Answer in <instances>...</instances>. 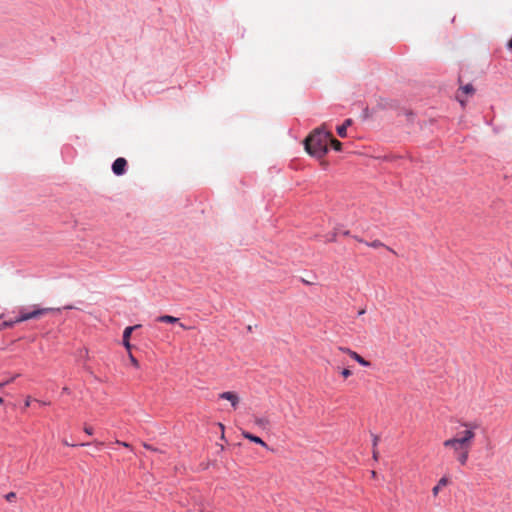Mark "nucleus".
I'll use <instances>...</instances> for the list:
<instances>
[{
  "label": "nucleus",
  "mask_w": 512,
  "mask_h": 512,
  "mask_svg": "<svg viewBox=\"0 0 512 512\" xmlns=\"http://www.w3.org/2000/svg\"><path fill=\"white\" fill-rule=\"evenodd\" d=\"M331 138L329 131L315 129L305 140L306 151L314 157L322 158L328 152V143Z\"/></svg>",
  "instance_id": "nucleus-1"
},
{
  "label": "nucleus",
  "mask_w": 512,
  "mask_h": 512,
  "mask_svg": "<svg viewBox=\"0 0 512 512\" xmlns=\"http://www.w3.org/2000/svg\"><path fill=\"white\" fill-rule=\"evenodd\" d=\"M443 446L445 448L452 449L455 454L456 460L461 465H466L472 446L466 444L465 441H461L455 437L445 440L443 442Z\"/></svg>",
  "instance_id": "nucleus-2"
},
{
  "label": "nucleus",
  "mask_w": 512,
  "mask_h": 512,
  "mask_svg": "<svg viewBox=\"0 0 512 512\" xmlns=\"http://www.w3.org/2000/svg\"><path fill=\"white\" fill-rule=\"evenodd\" d=\"M461 426L465 428L464 431L457 433L455 438L465 441L466 444L472 446L473 441L475 439V430L477 429V424L472 422H462Z\"/></svg>",
  "instance_id": "nucleus-3"
},
{
  "label": "nucleus",
  "mask_w": 512,
  "mask_h": 512,
  "mask_svg": "<svg viewBox=\"0 0 512 512\" xmlns=\"http://www.w3.org/2000/svg\"><path fill=\"white\" fill-rule=\"evenodd\" d=\"M54 310L55 309H53V308H40V309H35L31 312H21L20 316L14 322L19 323V322L27 321L30 319L38 318V317L45 315L49 312H52Z\"/></svg>",
  "instance_id": "nucleus-4"
},
{
  "label": "nucleus",
  "mask_w": 512,
  "mask_h": 512,
  "mask_svg": "<svg viewBox=\"0 0 512 512\" xmlns=\"http://www.w3.org/2000/svg\"><path fill=\"white\" fill-rule=\"evenodd\" d=\"M475 92V89L472 84H466L458 90L456 94V99L460 102L462 106L465 105L466 100L469 96H472Z\"/></svg>",
  "instance_id": "nucleus-5"
},
{
  "label": "nucleus",
  "mask_w": 512,
  "mask_h": 512,
  "mask_svg": "<svg viewBox=\"0 0 512 512\" xmlns=\"http://www.w3.org/2000/svg\"><path fill=\"white\" fill-rule=\"evenodd\" d=\"M127 160L123 157L117 158L112 164V171L115 175H123L126 171Z\"/></svg>",
  "instance_id": "nucleus-6"
},
{
  "label": "nucleus",
  "mask_w": 512,
  "mask_h": 512,
  "mask_svg": "<svg viewBox=\"0 0 512 512\" xmlns=\"http://www.w3.org/2000/svg\"><path fill=\"white\" fill-rule=\"evenodd\" d=\"M219 398L230 402L231 406L236 409L239 405L240 398L237 393L226 391L219 394Z\"/></svg>",
  "instance_id": "nucleus-7"
},
{
  "label": "nucleus",
  "mask_w": 512,
  "mask_h": 512,
  "mask_svg": "<svg viewBox=\"0 0 512 512\" xmlns=\"http://www.w3.org/2000/svg\"><path fill=\"white\" fill-rule=\"evenodd\" d=\"M140 327V325H135V326H128L124 329V332H123V345L125 346V348L130 351L131 350V344L129 342V338L133 332V330H135L136 328Z\"/></svg>",
  "instance_id": "nucleus-8"
},
{
  "label": "nucleus",
  "mask_w": 512,
  "mask_h": 512,
  "mask_svg": "<svg viewBox=\"0 0 512 512\" xmlns=\"http://www.w3.org/2000/svg\"><path fill=\"white\" fill-rule=\"evenodd\" d=\"M242 435L244 438L256 443V444H259L265 448H268L267 444L258 436H255L247 431H242Z\"/></svg>",
  "instance_id": "nucleus-9"
},
{
  "label": "nucleus",
  "mask_w": 512,
  "mask_h": 512,
  "mask_svg": "<svg viewBox=\"0 0 512 512\" xmlns=\"http://www.w3.org/2000/svg\"><path fill=\"white\" fill-rule=\"evenodd\" d=\"M353 123L352 119H346L344 123L337 127V133L340 137L344 138L346 137V131L349 126H351Z\"/></svg>",
  "instance_id": "nucleus-10"
},
{
  "label": "nucleus",
  "mask_w": 512,
  "mask_h": 512,
  "mask_svg": "<svg viewBox=\"0 0 512 512\" xmlns=\"http://www.w3.org/2000/svg\"><path fill=\"white\" fill-rule=\"evenodd\" d=\"M449 484V479L447 477H442L436 486L432 488V494L434 497H436L440 491V489L444 486H447Z\"/></svg>",
  "instance_id": "nucleus-11"
},
{
  "label": "nucleus",
  "mask_w": 512,
  "mask_h": 512,
  "mask_svg": "<svg viewBox=\"0 0 512 512\" xmlns=\"http://www.w3.org/2000/svg\"><path fill=\"white\" fill-rule=\"evenodd\" d=\"M352 359H354L355 361H357L360 365L364 366V367H368L370 366V362L365 360L361 355H359L357 352L355 351H352L350 352V355H349Z\"/></svg>",
  "instance_id": "nucleus-12"
},
{
  "label": "nucleus",
  "mask_w": 512,
  "mask_h": 512,
  "mask_svg": "<svg viewBox=\"0 0 512 512\" xmlns=\"http://www.w3.org/2000/svg\"><path fill=\"white\" fill-rule=\"evenodd\" d=\"M157 321L158 322H163V323H176L179 321L178 318L174 317V316H170V315H162V316H159L157 318Z\"/></svg>",
  "instance_id": "nucleus-13"
},
{
  "label": "nucleus",
  "mask_w": 512,
  "mask_h": 512,
  "mask_svg": "<svg viewBox=\"0 0 512 512\" xmlns=\"http://www.w3.org/2000/svg\"><path fill=\"white\" fill-rule=\"evenodd\" d=\"M329 142L331 143L332 147L336 150V151H340L341 150V147H342V144L340 141H338L337 139H334L332 136L329 140Z\"/></svg>",
  "instance_id": "nucleus-14"
},
{
  "label": "nucleus",
  "mask_w": 512,
  "mask_h": 512,
  "mask_svg": "<svg viewBox=\"0 0 512 512\" xmlns=\"http://www.w3.org/2000/svg\"><path fill=\"white\" fill-rule=\"evenodd\" d=\"M365 243L372 248H380V247L385 246L384 243H382L380 240H374L371 243H368V242H365Z\"/></svg>",
  "instance_id": "nucleus-15"
},
{
  "label": "nucleus",
  "mask_w": 512,
  "mask_h": 512,
  "mask_svg": "<svg viewBox=\"0 0 512 512\" xmlns=\"http://www.w3.org/2000/svg\"><path fill=\"white\" fill-rule=\"evenodd\" d=\"M128 353H129V360H130L131 364H132L134 367L138 368V367H139V362H138V360L133 356V354L131 353V350H130V351H128Z\"/></svg>",
  "instance_id": "nucleus-16"
},
{
  "label": "nucleus",
  "mask_w": 512,
  "mask_h": 512,
  "mask_svg": "<svg viewBox=\"0 0 512 512\" xmlns=\"http://www.w3.org/2000/svg\"><path fill=\"white\" fill-rule=\"evenodd\" d=\"M254 422L256 425L261 426V427H265L266 424L268 423V421L266 419L259 418V417L255 418Z\"/></svg>",
  "instance_id": "nucleus-17"
},
{
  "label": "nucleus",
  "mask_w": 512,
  "mask_h": 512,
  "mask_svg": "<svg viewBox=\"0 0 512 512\" xmlns=\"http://www.w3.org/2000/svg\"><path fill=\"white\" fill-rule=\"evenodd\" d=\"M18 376H19V374H17V375H15V376L11 377L10 379H8V380H6V381H4V382H0V390H1L4 386H6L7 384H9V383L13 382V381L18 377Z\"/></svg>",
  "instance_id": "nucleus-18"
},
{
  "label": "nucleus",
  "mask_w": 512,
  "mask_h": 512,
  "mask_svg": "<svg viewBox=\"0 0 512 512\" xmlns=\"http://www.w3.org/2000/svg\"><path fill=\"white\" fill-rule=\"evenodd\" d=\"M16 498V493L14 492H9L8 494L5 495V499L8 501V502H12L14 501Z\"/></svg>",
  "instance_id": "nucleus-19"
},
{
  "label": "nucleus",
  "mask_w": 512,
  "mask_h": 512,
  "mask_svg": "<svg viewBox=\"0 0 512 512\" xmlns=\"http://www.w3.org/2000/svg\"><path fill=\"white\" fill-rule=\"evenodd\" d=\"M351 371L349 369H343L341 371V375L344 377V378H348L349 376H351Z\"/></svg>",
  "instance_id": "nucleus-20"
},
{
  "label": "nucleus",
  "mask_w": 512,
  "mask_h": 512,
  "mask_svg": "<svg viewBox=\"0 0 512 512\" xmlns=\"http://www.w3.org/2000/svg\"><path fill=\"white\" fill-rule=\"evenodd\" d=\"M341 352L347 354V355H350V352H352L353 350H351L350 348L348 347H339L338 348Z\"/></svg>",
  "instance_id": "nucleus-21"
},
{
  "label": "nucleus",
  "mask_w": 512,
  "mask_h": 512,
  "mask_svg": "<svg viewBox=\"0 0 512 512\" xmlns=\"http://www.w3.org/2000/svg\"><path fill=\"white\" fill-rule=\"evenodd\" d=\"M84 431L85 433H87L88 435H92L93 434V428L90 427V426H86L84 427Z\"/></svg>",
  "instance_id": "nucleus-22"
},
{
  "label": "nucleus",
  "mask_w": 512,
  "mask_h": 512,
  "mask_svg": "<svg viewBox=\"0 0 512 512\" xmlns=\"http://www.w3.org/2000/svg\"><path fill=\"white\" fill-rule=\"evenodd\" d=\"M31 402H32V398L30 396H28L24 403L25 408L29 407L31 405Z\"/></svg>",
  "instance_id": "nucleus-23"
},
{
  "label": "nucleus",
  "mask_w": 512,
  "mask_h": 512,
  "mask_svg": "<svg viewBox=\"0 0 512 512\" xmlns=\"http://www.w3.org/2000/svg\"><path fill=\"white\" fill-rule=\"evenodd\" d=\"M116 443L119 444V445H122V446H124L126 448H131V445L129 443H127V442H122V441L117 440Z\"/></svg>",
  "instance_id": "nucleus-24"
},
{
  "label": "nucleus",
  "mask_w": 512,
  "mask_h": 512,
  "mask_svg": "<svg viewBox=\"0 0 512 512\" xmlns=\"http://www.w3.org/2000/svg\"><path fill=\"white\" fill-rule=\"evenodd\" d=\"M378 457H379V452H378L377 448H373V459L377 461Z\"/></svg>",
  "instance_id": "nucleus-25"
},
{
  "label": "nucleus",
  "mask_w": 512,
  "mask_h": 512,
  "mask_svg": "<svg viewBox=\"0 0 512 512\" xmlns=\"http://www.w3.org/2000/svg\"><path fill=\"white\" fill-rule=\"evenodd\" d=\"M378 441H379V437L375 435L373 437V448L377 447Z\"/></svg>",
  "instance_id": "nucleus-26"
},
{
  "label": "nucleus",
  "mask_w": 512,
  "mask_h": 512,
  "mask_svg": "<svg viewBox=\"0 0 512 512\" xmlns=\"http://www.w3.org/2000/svg\"><path fill=\"white\" fill-rule=\"evenodd\" d=\"M144 447H145L146 449H149V450H152V451H156V449H155V448H152L150 445H148V444H146V443H144Z\"/></svg>",
  "instance_id": "nucleus-27"
},
{
  "label": "nucleus",
  "mask_w": 512,
  "mask_h": 512,
  "mask_svg": "<svg viewBox=\"0 0 512 512\" xmlns=\"http://www.w3.org/2000/svg\"><path fill=\"white\" fill-rule=\"evenodd\" d=\"M13 322H4L3 327H11Z\"/></svg>",
  "instance_id": "nucleus-28"
},
{
  "label": "nucleus",
  "mask_w": 512,
  "mask_h": 512,
  "mask_svg": "<svg viewBox=\"0 0 512 512\" xmlns=\"http://www.w3.org/2000/svg\"><path fill=\"white\" fill-rule=\"evenodd\" d=\"M508 48L512 50V38L508 42Z\"/></svg>",
  "instance_id": "nucleus-29"
},
{
  "label": "nucleus",
  "mask_w": 512,
  "mask_h": 512,
  "mask_svg": "<svg viewBox=\"0 0 512 512\" xmlns=\"http://www.w3.org/2000/svg\"><path fill=\"white\" fill-rule=\"evenodd\" d=\"M371 476H372V478H376L377 473L375 471H371Z\"/></svg>",
  "instance_id": "nucleus-30"
},
{
  "label": "nucleus",
  "mask_w": 512,
  "mask_h": 512,
  "mask_svg": "<svg viewBox=\"0 0 512 512\" xmlns=\"http://www.w3.org/2000/svg\"><path fill=\"white\" fill-rule=\"evenodd\" d=\"M364 313H365V310H364V309H362V310H360V311L358 312V314H359V315H363Z\"/></svg>",
  "instance_id": "nucleus-31"
},
{
  "label": "nucleus",
  "mask_w": 512,
  "mask_h": 512,
  "mask_svg": "<svg viewBox=\"0 0 512 512\" xmlns=\"http://www.w3.org/2000/svg\"><path fill=\"white\" fill-rule=\"evenodd\" d=\"M180 327H182L183 329H187V327L182 323H180Z\"/></svg>",
  "instance_id": "nucleus-32"
},
{
  "label": "nucleus",
  "mask_w": 512,
  "mask_h": 512,
  "mask_svg": "<svg viewBox=\"0 0 512 512\" xmlns=\"http://www.w3.org/2000/svg\"><path fill=\"white\" fill-rule=\"evenodd\" d=\"M63 444H64V445H67V446H70V444L68 443V441H65V440L63 441Z\"/></svg>",
  "instance_id": "nucleus-33"
},
{
  "label": "nucleus",
  "mask_w": 512,
  "mask_h": 512,
  "mask_svg": "<svg viewBox=\"0 0 512 512\" xmlns=\"http://www.w3.org/2000/svg\"><path fill=\"white\" fill-rule=\"evenodd\" d=\"M354 238H355L357 241H359V242H363V240H362V239H360V238H358V237H354Z\"/></svg>",
  "instance_id": "nucleus-34"
},
{
  "label": "nucleus",
  "mask_w": 512,
  "mask_h": 512,
  "mask_svg": "<svg viewBox=\"0 0 512 512\" xmlns=\"http://www.w3.org/2000/svg\"><path fill=\"white\" fill-rule=\"evenodd\" d=\"M4 400L0 397V405L3 404Z\"/></svg>",
  "instance_id": "nucleus-35"
}]
</instances>
